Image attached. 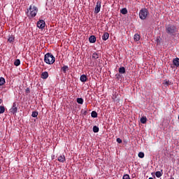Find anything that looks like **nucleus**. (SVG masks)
Instances as JSON below:
<instances>
[{
  "mask_svg": "<svg viewBox=\"0 0 179 179\" xmlns=\"http://www.w3.org/2000/svg\"><path fill=\"white\" fill-rule=\"evenodd\" d=\"M165 31L168 36H176L178 29H177V27L175 24H166Z\"/></svg>",
  "mask_w": 179,
  "mask_h": 179,
  "instance_id": "nucleus-1",
  "label": "nucleus"
},
{
  "mask_svg": "<svg viewBox=\"0 0 179 179\" xmlns=\"http://www.w3.org/2000/svg\"><path fill=\"white\" fill-rule=\"evenodd\" d=\"M38 8L36 6H30L29 9L27 10L26 13L29 17H34L36 16Z\"/></svg>",
  "mask_w": 179,
  "mask_h": 179,
  "instance_id": "nucleus-2",
  "label": "nucleus"
},
{
  "mask_svg": "<svg viewBox=\"0 0 179 179\" xmlns=\"http://www.w3.org/2000/svg\"><path fill=\"white\" fill-rule=\"evenodd\" d=\"M44 62L46 64H49L50 65H52L55 62V57L52 55V53H46L44 56Z\"/></svg>",
  "mask_w": 179,
  "mask_h": 179,
  "instance_id": "nucleus-3",
  "label": "nucleus"
},
{
  "mask_svg": "<svg viewBox=\"0 0 179 179\" xmlns=\"http://www.w3.org/2000/svg\"><path fill=\"white\" fill-rule=\"evenodd\" d=\"M148 15H149V11L147 8H141V10L139 12V17L142 20H145L146 17H148Z\"/></svg>",
  "mask_w": 179,
  "mask_h": 179,
  "instance_id": "nucleus-4",
  "label": "nucleus"
},
{
  "mask_svg": "<svg viewBox=\"0 0 179 179\" xmlns=\"http://www.w3.org/2000/svg\"><path fill=\"white\" fill-rule=\"evenodd\" d=\"M101 8V0H98L96 1V7L94 8V13H99Z\"/></svg>",
  "mask_w": 179,
  "mask_h": 179,
  "instance_id": "nucleus-5",
  "label": "nucleus"
},
{
  "mask_svg": "<svg viewBox=\"0 0 179 179\" xmlns=\"http://www.w3.org/2000/svg\"><path fill=\"white\" fill-rule=\"evenodd\" d=\"M17 103L16 102H14L13 104L12 108L10 109V113L13 114H16L17 113Z\"/></svg>",
  "mask_w": 179,
  "mask_h": 179,
  "instance_id": "nucleus-6",
  "label": "nucleus"
},
{
  "mask_svg": "<svg viewBox=\"0 0 179 179\" xmlns=\"http://www.w3.org/2000/svg\"><path fill=\"white\" fill-rule=\"evenodd\" d=\"M37 27L38 29H44L45 27V20H38L37 22Z\"/></svg>",
  "mask_w": 179,
  "mask_h": 179,
  "instance_id": "nucleus-7",
  "label": "nucleus"
},
{
  "mask_svg": "<svg viewBox=\"0 0 179 179\" xmlns=\"http://www.w3.org/2000/svg\"><path fill=\"white\" fill-rule=\"evenodd\" d=\"M89 41L91 43H94L96 41V37L95 35H91L89 38Z\"/></svg>",
  "mask_w": 179,
  "mask_h": 179,
  "instance_id": "nucleus-8",
  "label": "nucleus"
},
{
  "mask_svg": "<svg viewBox=\"0 0 179 179\" xmlns=\"http://www.w3.org/2000/svg\"><path fill=\"white\" fill-rule=\"evenodd\" d=\"M80 80V82H83V83H85V82H87V76L86 75H81Z\"/></svg>",
  "mask_w": 179,
  "mask_h": 179,
  "instance_id": "nucleus-9",
  "label": "nucleus"
},
{
  "mask_svg": "<svg viewBox=\"0 0 179 179\" xmlns=\"http://www.w3.org/2000/svg\"><path fill=\"white\" fill-rule=\"evenodd\" d=\"M110 36V34L109 33H107V32H105L103 35H102V39L103 41H107V39H108Z\"/></svg>",
  "mask_w": 179,
  "mask_h": 179,
  "instance_id": "nucleus-10",
  "label": "nucleus"
},
{
  "mask_svg": "<svg viewBox=\"0 0 179 179\" xmlns=\"http://www.w3.org/2000/svg\"><path fill=\"white\" fill-rule=\"evenodd\" d=\"M49 73L47 71L43 72L41 74L42 79H48Z\"/></svg>",
  "mask_w": 179,
  "mask_h": 179,
  "instance_id": "nucleus-11",
  "label": "nucleus"
},
{
  "mask_svg": "<svg viewBox=\"0 0 179 179\" xmlns=\"http://www.w3.org/2000/svg\"><path fill=\"white\" fill-rule=\"evenodd\" d=\"M57 159L59 162L64 163V162L66 160V157L64 155H59L58 156Z\"/></svg>",
  "mask_w": 179,
  "mask_h": 179,
  "instance_id": "nucleus-12",
  "label": "nucleus"
},
{
  "mask_svg": "<svg viewBox=\"0 0 179 179\" xmlns=\"http://www.w3.org/2000/svg\"><path fill=\"white\" fill-rule=\"evenodd\" d=\"M173 64L176 66H179V59H178V57H176V59H173Z\"/></svg>",
  "mask_w": 179,
  "mask_h": 179,
  "instance_id": "nucleus-13",
  "label": "nucleus"
},
{
  "mask_svg": "<svg viewBox=\"0 0 179 179\" xmlns=\"http://www.w3.org/2000/svg\"><path fill=\"white\" fill-rule=\"evenodd\" d=\"M155 176L157 178H160L163 176V170L162 171H156Z\"/></svg>",
  "mask_w": 179,
  "mask_h": 179,
  "instance_id": "nucleus-14",
  "label": "nucleus"
},
{
  "mask_svg": "<svg viewBox=\"0 0 179 179\" xmlns=\"http://www.w3.org/2000/svg\"><path fill=\"white\" fill-rule=\"evenodd\" d=\"M91 116L93 117V118H96L98 117V113L96 111H92L91 113Z\"/></svg>",
  "mask_w": 179,
  "mask_h": 179,
  "instance_id": "nucleus-15",
  "label": "nucleus"
},
{
  "mask_svg": "<svg viewBox=\"0 0 179 179\" xmlns=\"http://www.w3.org/2000/svg\"><path fill=\"white\" fill-rule=\"evenodd\" d=\"M147 121H148L147 117H141V124H146Z\"/></svg>",
  "mask_w": 179,
  "mask_h": 179,
  "instance_id": "nucleus-16",
  "label": "nucleus"
},
{
  "mask_svg": "<svg viewBox=\"0 0 179 179\" xmlns=\"http://www.w3.org/2000/svg\"><path fill=\"white\" fill-rule=\"evenodd\" d=\"M126 70L124 66H120V68H119V73H125Z\"/></svg>",
  "mask_w": 179,
  "mask_h": 179,
  "instance_id": "nucleus-17",
  "label": "nucleus"
},
{
  "mask_svg": "<svg viewBox=\"0 0 179 179\" xmlns=\"http://www.w3.org/2000/svg\"><path fill=\"white\" fill-rule=\"evenodd\" d=\"M4 83H6L5 78L3 77L0 78V86H3Z\"/></svg>",
  "mask_w": 179,
  "mask_h": 179,
  "instance_id": "nucleus-18",
  "label": "nucleus"
},
{
  "mask_svg": "<svg viewBox=\"0 0 179 179\" xmlns=\"http://www.w3.org/2000/svg\"><path fill=\"white\" fill-rule=\"evenodd\" d=\"M68 69H69L68 65H64L62 68V70L63 71L64 73H66V71H68Z\"/></svg>",
  "mask_w": 179,
  "mask_h": 179,
  "instance_id": "nucleus-19",
  "label": "nucleus"
},
{
  "mask_svg": "<svg viewBox=\"0 0 179 179\" xmlns=\"http://www.w3.org/2000/svg\"><path fill=\"white\" fill-rule=\"evenodd\" d=\"M141 38V35L139 34H134V41H138Z\"/></svg>",
  "mask_w": 179,
  "mask_h": 179,
  "instance_id": "nucleus-20",
  "label": "nucleus"
},
{
  "mask_svg": "<svg viewBox=\"0 0 179 179\" xmlns=\"http://www.w3.org/2000/svg\"><path fill=\"white\" fill-rule=\"evenodd\" d=\"M163 85H166V86L171 85L172 83L170 80H164L163 83Z\"/></svg>",
  "mask_w": 179,
  "mask_h": 179,
  "instance_id": "nucleus-21",
  "label": "nucleus"
},
{
  "mask_svg": "<svg viewBox=\"0 0 179 179\" xmlns=\"http://www.w3.org/2000/svg\"><path fill=\"white\" fill-rule=\"evenodd\" d=\"M83 98H77V103H80V105L83 104Z\"/></svg>",
  "mask_w": 179,
  "mask_h": 179,
  "instance_id": "nucleus-22",
  "label": "nucleus"
},
{
  "mask_svg": "<svg viewBox=\"0 0 179 179\" xmlns=\"http://www.w3.org/2000/svg\"><path fill=\"white\" fill-rule=\"evenodd\" d=\"M38 115V111H32L31 116L34 117H36Z\"/></svg>",
  "mask_w": 179,
  "mask_h": 179,
  "instance_id": "nucleus-23",
  "label": "nucleus"
},
{
  "mask_svg": "<svg viewBox=\"0 0 179 179\" xmlns=\"http://www.w3.org/2000/svg\"><path fill=\"white\" fill-rule=\"evenodd\" d=\"M99 127H96V126L93 127V132L97 133L99 132Z\"/></svg>",
  "mask_w": 179,
  "mask_h": 179,
  "instance_id": "nucleus-24",
  "label": "nucleus"
},
{
  "mask_svg": "<svg viewBox=\"0 0 179 179\" xmlns=\"http://www.w3.org/2000/svg\"><path fill=\"white\" fill-rule=\"evenodd\" d=\"M8 41L9 43H13V41H15V37H13V36H10V37L8 38Z\"/></svg>",
  "mask_w": 179,
  "mask_h": 179,
  "instance_id": "nucleus-25",
  "label": "nucleus"
},
{
  "mask_svg": "<svg viewBox=\"0 0 179 179\" xmlns=\"http://www.w3.org/2000/svg\"><path fill=\"white\" fill-rule=\"evenodd\" d=\"M14 65H15V66H19V65H20V60L16 59L14 62Z\"/></svg>",
  "mask_w": 179,
  "mask_h": 179,
  "instance_id": "nucleus-26",
  "label": "nucleus"
},
{
  "mask_svg": "<svg viewBox=\"0 0 179 179\" xmlns=\"http://www.w3.org/2000/svg\"><path fill=\"white\" fill-rule=\"evenodd\" d=\"M3 113H5V107L0 106V114H3Z\"/></svg>",
  "mask_w": 179,
  "mask_h": 179,
  "instance_id": "nucleus-27",
  "label": "nucleus"
},
{
  "mask_svg": "<svg viewBox=\"0 0 179 179\" xmlns=\"http://www.w3.org/2000/svg\"><path fill=\"white\" fill-rule=\"evenodd\" d=\"M121 13H122L123 15H126L127 13V8H122V10H120Z\"/></svg>",
  "mask_w": 179,
  "mask_h": 179,
  "instance_id": "nucleus-28",
  "label": "nucleus"
},
{
  "mask_svg": "<svg viewBox=\"0 0 179 179\" xmlns=\"http://www.w3.org/2000/svg\"><path fill=\"white\" fill-rule=\"evenodd\" d=\"M99 57V55H98V53H93L92 58H94V59H97V58Z\"/></svg>",
  "mask_w": 179,
  "mask_h": 179,
  "instance_id": "nucleus-29",
  "label": "nucleus"
},
{
  "mask_svg": "<svg viewBox=\"0 0 179 179\" xmlns=\"http://www.w3.org/2000/svg\"><path fill=\"white\" fill-rule=\"evenodd\" d=\"M122 179H131V177H129V174H124Z\"/></svg>",
  "mask_w": 179,
  "mask_h": 179,
  "instance_id": "nucleus-30",
  "label": "nucleus"
},
{
  "mask_svg": "<svg viewBox=\"0 0 179 179\" xmlns=\"http://www.w3.org/2000/svg\"><path fill=\"white\" fill-rule=\"evenodd\" d=\"M138 157H141V158L144 157H145L144 152H139L138 153Z\"/></svg>",
  "mask_w": 179,
  "mask_h": 179,
  "instance_id": "nucleus-31",
  "label": "nucleus"
},
{
  "mask_svg": "<svg viewBox=\"0 0 179 179\" xmlns=\"http://www.w3.org/2000/svg\"><path fill=\"white\" fill-rule=\"evenodd\" d=\"M116 141H117V143H122V138H120V137H118V138H117Z\"/></svg>",
  "mask_w": 179,
  "mask_h": 179,
  "instance_id": "nucleus-32",
  "label": "nucleus"
},
{
  "mask_svg": "<svg viewBox=\"0 0 179 179\" xmlns=\"http://www.w3.org/2000/svg\"><path fill=\"white\" fill-rule=\"evenodd\" d=\"M115 76H116L117 79H120V78H121V75L120 73H117L115 75Z\"/></svg>",
  "mask_w": 179,
  "mask_h": 179,
  "instance_id": "nucleus-33",
  "label": "nucleus"
},
{
  "mask_svg": "<svg viewBox=\"0 0 179 179\" xmlns=\"http://www.w3.org/2000/svg\"><path fill=\"white\" fill-rule=\"evenodd\" d=\"M25 91H26V94H29V92H30L29 87L26 88Z\"/></svg>",
  "mask_w": 179,
  "mask_h": 179,
  "instance_id": "nucleus-34",
  "label": "nucleus"
},
{
  "mask_svg": "<svg viewBox=\"0 0 179 179\" xmlns=\"http://www.w3.org/2000/svg\"><path fill=\"white\" fill-rule=\"evenodd\" d=\"M2 103V100L0 99V104Z\"/></svg>",
  "mask_w": 179,
  "mask_h": 179,
  "instance_id": "nucleus-35",
  "label": "nucleus"
},
{
  "mask_svg": "<svg viewBox=\"0 0 179 179\" xmlns=\"http://www.w3.org/2000/svg\"><path fill=\"white\" fill-rule=\"evenodd\" d=\"M149 179H155V178H152V177H150V178H149Z\"/></svg>",
  "mask_w": 179,
  "mask_h": 179,
  "instance_id": "nucleus-36",
  "label": "nucleus"
},
{
  "mask_svg": "<svg viewBox=\"0 0 179 179\" xmlns=\"http://www.w3.org/2000/svg\"><path fill=\"white\" fill-rule=\"evenodd\" d=\"M178 120H179V115H178Z\"/></svg>",
  "mask_w": 179,
  "mask_h": 179,
  "instance_id": "nucleus-37",
  "label": "nucleus"
}]
</instances>
